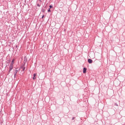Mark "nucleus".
<instances>
[{
	"label": "nucleus",
	"mask_w": 125,
	"mask_h": 125,
	"mask_svg": "<svg viewBox=\"0 0 125 125\" xmlns=\"http://www.w3.org/2000/svg\"><path fill=\"white\" fill-rule=\"evenodd\" d=\"M75 119H76V117H73L72 118V121H74V120H75Z\"/></svg>",
	"instance_id": "f8f14e48"
},
{
	"label": "nucleus",
	"mask_w": 125,
	"mask_h": 125,
	"mask_svg": "<svg viewBox=\"0 0 125 125\" xmlns=\"http://www.w3.org/2000/svg\"><path fill=\"white\" fill-rule=\"evenodd\" d=\"M9 62H10V61H9Z\"/></svg>",
	"instance_id": "a211bd4d"
},
{
	"label": "nucleus",
	"mask_w": 125,
	"mask_h": 125,
	"mask_svg": "<svg viewBox=\"0 0 125 125\" xmlns=\"http://www.w3.org/2000/svg\"><path fill=\"white\" fill-rule=\"evenodd\" d=\"M43 17H44V15L42 16V19H43Z\"/></svg>",
	"instance_id": "4468645a"
},
{
	"label": "nucleus",
	"mask_w": 125,
	"mask_h": 125,
	"mask_svg": "<svg viewBox=\"0 0 125 125\" xmlns=\"http://www.w3.org/2000/svg\"><path fill=\"white\" fill-rule=\"evenodd\" d=\"M86 67H83V74H85V73H86Z\"/></svg>",
	"instance_id": "7ed1b4c3"
},
{
	"label": "nucleus",
	"mask_w": 125,
	"mask_h": 125,
	"mask_svg": "<svg viewBox=\"0 0 125 125\" xmlns=\"http://www.w3.org/2000/svg\"><path fill=\"white\" fill-rule=\"evenodd\" d=\"M93 62V61H92V60L90 59H88V62L89 63V64H91V63H92Z\"/></svg>",
	"instance_id": "f03ea898"
},
{
	"label": "nucleus",
	"mask_w": 125,
	"mask_h": 125,
	"mask_svg": "<svg viewBox=\"0 0 125 125\" xmlns=\"http://www.w3.org/2000/svg\"><path fill=\"white\" fill-rule=\"evenodd\" d=\"M114 106H119V104L117 103H114Z\"/></svg>",
	"instance_id": "39448f33"
},
{
	"label": "nucleus",
	"mask_w": 125,
	"mask_h": 125,
	"mask_svg": "<svg viewBox=\"0 0 125 125\" xmlns=\"http://www.w3.org/2000/svg\"><path fill=\"white\" fill-rule=\"evenodd\" d=\"M24 67V64H22L21 67L20 68H21V69L23 68Z\"/></svg>",
	"instance_id": "1a4fd4ad"
},
{
	"label": "nucleus",
	"mask_w": 125,
	"mask_h": 125,
	"mask_svg": "<svg viewBox=\"0 0 125 125\" xmlns=\"http://www.w3.org/2000/svg\"><path fill=\"white\" fill-rule=\"evenodd\" d=\"M37 6L40 7V6H41V4H40V3H37Z\"/></svg>",
	"instance_id": "9d476101"
},
{
	"label": "nucleus",
	"mask_w": 125,
	"mask_h": 125,
	"mask_svg": "<svg viewBox=\"0 0 125 125\" xmlns=\"http://www.w3.org/2000/svg\"><path fill=\"white\" fill-rule=\"evenodd\" d=\"M25 69H26V67H23L22 68V71H25Z\"/></svg>",
	"instance_id": "6e6552de"
},
{
	"label": "nucleus",
	"mask_w": 125,
	"mask_h": 125,
	"mask_svg": "<svg viewBox=\"0 0 125 125\" xmlns=\"http://www.w3.org/2000/svg\"><path fill=\"white\" fill-rule=\"evenodd\" d=\"M17 76V74L15 75V73H14V77L15 78Z\"/></svg>",
	"instance_id": "2eb2a0df"
},
{
	"label": "nucleus",
	"mask_w": 125,
	"mask_h": 125,
	"mask_svg": "<svg viewBox=\"0 0 125 125\" xmlns=\"http://www.w3.org/2000/svg\"><path fill=\"white\" fill-rule=\"evenodd\" d=\"M23 65H24V66H25V63Z\"/></svg>",
	"instance_id": "f3484780"
},
{
	"label": "nucleus",
	"mask_w": 125,
	"mask_h": 125,
	"mask_svg": "<svg viewBox=\"0 0 125 125\" xmlns=\"http://www.w3.org/2000/svg\"><path fill=\"white\" fill-rule=\"evenodd\" d=\"M36 76H37V74L36 73H34L33 74V80H36Z\"/></svg>",
	"instance_id": "20e7f679"
},
{
	"label": "nucleus",
	"mask_w": 125,
	"mask_h": 125,
	"mask_svg": "<svg viewBox=\"0 0 125 125\" xmlns=\"http://www.w3.org/2000/svg\"><path fill=\"white\" fill-rule=\"evenodd\" d=\"M42 12H43V13L45 12V9H42Z\"/></svg>",
	"instance_id": "423d86ee"
},
{
	"label": "nucleus",
	"mask_w": 125,
	"mask_h": 125,
	"mask_svg": "<svg viewBox=\"0 0 125 125\" xmlns=\"http://www.w3.org/2000/svg\"><path fill=\"white\" fill-rule=\"evenodd\" d=\"M50 11H51L50 10V9L49 8V9L48 10V12H50Z\"/></svg>",
	"instance_id": "ddd939ff"
},
{
	"label": "nucleus",
	"mask_w": 125,
	"mask_h": 125,
	"mask_svg": "<svg viewBox=\"0 0 125 125\" xmlns=\"http://www.w3.org/2000/svg\"><path fill=\"white\" fill-rule=\"evenodd\" d=\"M25 62H27V59H26Z\"/></svg>",
	"instance_id": "dca6fc26"
},
{
	"label": "nucleus",
	"mask_w": 125,
	"mask_h": 125,
	"mask_svg": "<svg viewBox=\"0 0 125 125\" xmlns=\"http://www.w3.org/2000/svg\"><path fill=\"white\" fill-rule=\"evenodd\" d=\"M49 7H50V8H52L53 7V6H52V5H50L49 6Z\"/></svg>",
	"instance_id": "9b49d317"
},
{
	"label": "nucleus",
	"mask_w": 125,
	"mask_h": 125,
	"mask_svg": "<svg viewBox=\"0 0 125 125\" xmlns=\"http://www.w3.org/2000/svg\"><path fill=\"white\" fill-rule=\"evenodd\" d=\"M18 72V70H16V72H15V75H17Z\"/></svg>",
	"instance_id": "0eeeda50"
},
{
	"label": "nucleus",
	"mask_w": 125,
	"mask_h": 125,
	"mask_svg": "<svg viewBox=\"0 0 125 125\" xmlns=\"http://www.w3.org/2000/svg\"><path fill=\"white\" fill-rule=\"evenodd\" d=\"M14 61H15V59H13L11 62V63L10 65L9 66V73H10L12 69H13V64H14Z\"/></svg>",
	"instance_id": "f257e3e1"
}]
</instances>
